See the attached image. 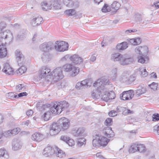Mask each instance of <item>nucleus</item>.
Instances as JSON below:
<instances>
[{
    "instance_id": "obj_1",
    "label": "nucleus",
    "mask_w": 159,
    "mask_h": 159,
    "mask_svg": "<svg viewBox=\"0 0 159 159\" xmlns=\"http://www.w3.org/2000/svg\"><path fill=\"white\" fill-rule=\"evenodd\" d=\"M0 38V41L2 42L3 40L5 41L4 44L2 43L0 45V57L3 58L7 55V49L5 44H6V41L10 42L13 39V36L11 32L8 30H7L2 33H1Z\"/></svg>"
},
{
    "instance_id": "obj_2",
    "label": "nucleus",
    "mask_w": 159,
    "mask_h": 159,
    "mask_svg": "<svg viewBox=\"0 0 159 159\" xmlns=\"http://www.w3.org/2000/svg\"><path fill=\"white\" fill-rule=\"evenodd\" d=\"M111 59L114 61H118L120 65L123 66L130 64L134 61L133 57L119 53H112L111 55Z\"/></svg>"
},
{
    "instance_id": "obj_3",
    "label": "nucleus",
    "mask_w": 159,
    "mask_h": 159,
    "mask_svg": "<svg viewBox=\"0 0 159 159\" xmlns=\"http://www.w3.org/2000/svg\"><path fill=\"white\" fill-rule=\"evenodd\" d=\"M51 75L53 76V80L54 81H57L63 79L64 75L62 68L61 67L57 68L52 72Z\"/></svg>"
},
{
    "instance_id": "obj_4",
    "label": "nucleus",
    "mask_w": 159,
    "mask_h": 159,
    "mask_svg": "<svg viewBox=\"0 0 159 159\" xmlns=\"http://www.w3.org/2000/svg\"><path fill=\"white\" fill-rule=\"evenodd\" d=\"M55 49L57 51L64 52L67 50L68 44L65 41L56 42L54 46Z\"/></svg>"
},
{
    "instance_id": "obj_5",
    "label": "nucleus",
    "mask_w": 159,
    "mask_h": 159,
    "mask_svg": "<svg viewBox=\"0 0 159 159\" xmlns=\"http://www.w3.org/2000/svg\"><path fill=\"white\" fill-rule=\"evenodd\" d=\"M106 92H107V88H104L103 86L98 87L97 89L93 91L92 96L94 99H98L101 97L102 93H104Z\"/></svg>"
},
{
    "instance_id": "obj_6",
    "label": "nucleus",
    "mask_w": 159,
    "mask_h": 159,
    "mask_svg": "<svg viewBox=\"0 0 159 159\" xmlns=\"http://www.w3.org/2000/svg\"><path fill=\"white\" fill-rule=\"evenodd\" d=\"M61 130L58 121L57 123H53L50 126L49 134L51 136H55Z\"/></svg>"
},
{
    "instance_id": "obj_7",
    "label": "nucleus",
    "mask_w": 159,
    "mask_h": 159,
    "mask_svg": "<svg viewBox=\"0 0 159 159\" xmlns=\"http://www.w3.org/2000/svg\"><path fill=\"white\" fill-rule=\"evenodd\" d=\"M58 121L61 129L63 131L67 129L70 126V121L65 117L60 118Z\"/></svg>"
},
{
    "instance_id": "obj_8",
    "label": "nucleus",
    "mask_w": 159,
    "mask_h": 159,
    "mask_svg": "<svg viewBox=\"0 0 159 159\" xmlns=\"http://www.w3.org/2000/svg\"><path fill=\"white\" fill-rule=\"evenodd\" d=\"M101 95V99L106 101L107 102L110 99H114L116 97V95L113 91L108 92L107 88V92L102 93Z\"/></svg>"
},
{
    "instance_id": "obj_9",
    "label": "nucleus",
    "mask_w": 159,
    "mask_h": 159,
    "mask_svg": "<svg viewBox=\"0 0 159 159\" xmlns=\"http://www.w3.org/2000/svg\"><path fill=\"white\" fill-rule=\"evenodd\" d=\"M92 84V82L90 79H86L78 82L76 85L75 87L78 89H84L90 87Z\"/></svg>"
},
{
    "instance_id": "obj_10",
    "label": "nucleus",
    "mask_w": 159,
    "mask_h": 159,
    "mask_svg": "<svg viewBox=\"0 0 159 159\" xmlns=\"http://www.w3.org/2000/svg\"><path fill=\"white\" fill-rule=\"evenodd\" d=\"M110 83V80L108 79L105 78H102L98 79L93 83L94 87L98 86V87L103 86L104 88H106L104 85L109 84Z\"/></svg>"
},
{
    "instance_id": "obj_11",
    "label": "nucleus",
    "mask_w": 159,
    "mask_h": 159,
    "mask_svg": "<svg viewBox=\"0 0 159 159\" xmlns=\"http://www.w3.org/2000/svg\"><path fill=\"white\" fill-rule=\"evenodd\" d=\"M134 95V93L133 90H130L123 92L120 97L122 100H128L132 99Z\"/></svg>"
},
{
    "instance_id": "obj_12",
    "label": "nucleus",
    "mask_w": 159,
    "mask_h": 159,
    "mask_svg": "<svg viewBox=\"0 0 159 159\" xmlns=\"http://www.w3.org/2000/svg\"><path fill=\"white\" fill-rule=\"evenodd\" d=\"M135 80V77L133 76H130L129 74L127 72H123L120 78V81L123 82H132Z\"/></svg>"
},
{
    "instance_id": "obj_13",
    "label": "nucleus",
    "mask_w": 159,
    "mask_h": 159,
    "mask_svg": "<svg viewBox=\"0 0 159 159\" xmlns=\"http://www.w3.org/2000/svg\"><path fill=\"white\" fill-rule=\"evenodd\" d=\"M53 46V44L51 42L44 43L39 46V48L44 52H48L52 50Z\"/></svg>"
},
{
    "instance_id": "obj_14",
    "label": "nucleus",
    "mask_w": 159,
    "mask_h": 159,
    "mask_svg": "<svg viewBox=\"0 0 159 159\" xmlns=\"http://www.w3.org/2000/svg\"><path fill=\"white\" fill-rule=\"evenodd\" d=\"M55 152V147L53 148L48 146L44 149L43 152V154L46 157H49L54 154Z\"/></svg>"
},
{
    "instance_id": "obj_15",
    "label": "nucleus",
    "mask_w": 159,
    "mask_h": 159,
    "mask_svg": "<svg viewBox=\"0 0 159 159\" xmlns=\"http://www.w3.org/2000/svg\"><path fill=\"white\" fill-rule=\"evenodd\" d=\"M72 134L74 136L76 137H84L86 136L85 129L83 128H79L77 129L73 130Z\"/></svg>"
},
{
    "instance_id": "obj_16",
    "label": "nucleus",
    "mask_w": 159,
    "mask_h": 159,
    "mask_svg": "<svg viewBox=\"0 0 159 159\" xmlns=\"http://www.w3.org/2000/svg\"><path fill=\"white\" fill-rule=\"evenodd\" d=\"M2 71L6 74L8 75H12L14 73V71L13 68L7 63H6L4 64Z\"/></svg>"
},
{
    "instance_id": "obj_17",
    "label": "nucleus",
    "mask_w": 159,
    "mask_h": 159,
    "mask_svg": "<svg viewBox=\"0 0 159 159\" xmlns=\"http://www.w3.org/2000/svg\"><path fill=\"white\" fill-rule=\"evenodd\" d=\"M52 72H51V70L46 66L42 67L39 71V75L41 78L44 77L48 75H51Z\"/></svg>"
},
{
    "instance_id": "obj_18",
    "label": "nucleus",
    "mask_w": 159,
    "mask_h": 159,
    "mask_svg": "<svg viewBox=\"0 0 159 159\" xmlns=\"http://www.w3.org/2000/svg\"><path fill=\"white\" fill-rule=\"evenodd\" d=\"M20 131V129L16 128L13 129L9 130L4 132L3 133V134L5 137H7L15 135L18 134Z\"/></svg>"
},
{
    "instance_id": "obj_19",
    "label": "nucleus",
    "mask_w": 159,
    "mask_h": 159,
    "mask_svg": "<svg viewBox=\"0 0 159 159\" xmlns=\"http://www.w3.org/2000/svg\"><path fill=\"white\" fill-rule=\"evenodd\" d=\"M42 9L43 11H48L52 8V4L51 0L44 1L41 3Z\"/></svg>"
},
{
    "instance_id": "obj_20",
    "label": "nucleus",
    "mask_w": 159,
    "mask_h": 159,
    "mask_svg": "<svg viewBox=\"0 0 159 159\" xmlns=\"http://www.w3.org/2000/svg\"><path fill=\"white\" fill-rule=\"evenodd\" d=\"M31 138L34 141L40 142L44 139V136L41 133L37 132L32 134Z\"/></svg>"
},
{
    "instance_id": "obj_21",
    "label": "nucleus",
    "mask_w": 159,
    "mask_h": 159,
    "mask_svg": "<svg viewBox=\"0 0 159 159\" xmlns=\"http://www.w3.org/2000/svg\"><path fill=\"white\" fill-rule=\"evenodd\" d=\"M49 111L51 113L55 114H60L61 112V110L59 108L57 102L52 105Z\"/></svg>"
},
{
    "instance_id": "obj_22",
    "label": "nucleus",
    "mask_w": 159,
    "mask_h": 159,
    "mask_svg": "<svg viewBox=\"0 0 159 159\" xmlns=\"http://www.w3.org/2000/svg\"><path fill=\"white\" fill-rule=\"evenodd\" d=\"M15 53L18 64L21 63L20 61H21V63L24 62V57L21 52L19 50H17L15 51Z\"/></svg>"
},
{
    "instance_id": "obj_23",
    "label": "nucleus",
    "mask_w": 159,
    "mask_h": 159,
    "mask_svg": "<svg viewBox=\"0 0 159 159\" xmlns=\"http://www.w3.org/2000/svg\"><path fill=\"white\" fill-rule=\"evenodd\" d=\"M70 60L74 64H80L83 62V60L82 58L78 55L74 54L70 57Z\"/></svg>"
},
{
    "instance_id": "obj_24",
    "label": "nucleus",
    "mask_w": 159,
    "mask_h": 159,
    "mask_svg": "<svg viewBox=\"0 0 159 159\" xmlns=\"http://www.w3.org/2000/svg\"><path fill=\"white\" fill-rule=\"evenodd\" d=\"M22 143L19 140L16 139H14L12 142V149L16 151L21 147Z\"/></svg>"
},
{
    "instance_id": "obj_25",
    "label": "nucleus",
    "mask_w": 159,
    "mask_h": 159,
    "mask_svg": "<svg viewBox=\"0 0 159 159\" xmlns=\"http://www.w3.org/2000/svg\"><path fill=\"white\" fill-rule=\"evenodd\" d=\"M104 133L105 135L108 138L113 137L115 135L114 133L110 127L105 128L104 130Z\"/></svg>"
},
{
    "instance_id": "obj_26",
    "label": "nucleus",
    "mask_w": 159,
    "mask_h": 159,
    "mask_svg": "<svg viewBox=\"0 0 159 159\" xmlns=\"http://www.w3.org/2000/svg\"><path fill=\"white\" fill-rule=\"evenodd\" d=\"M128 47V44L126 42L118 43L116 46V49L119 52H121Z\"/></svg>"
},
{
    "instance_id": "obj_27",
    "label": "nucleus",
    "mask_w": 159,
    "mask_h": 159,
    "mask_svg": "<svg viewBox=\"0 0 159 159\" xmlns=\"http://www.w3.org/2000/svg\"><path fill=\"white\" fill-rule=\"evenodd\" d=\"M43 21V18L40 16L35 17L32 20L31 23L33 26H37L40 25Z\"/></svg>"
},
{
    "instance_id": "obj_28",
    "label": "nucleus",
    "mask_w": 159,
    "mask_h": 159,
    "mask_svg": "<svg viewBox=\"0 0 159 159\" xmlns=\"http://www.w3.org/2000/svg\"><path fill=\"white\" fill-rule=\"evenodd\" d=\"M99 146H105L107 145L108 142L110 141V139L102 136H99Z\"/></svg>"
},
{
    "instance_id": "obj_29",
    "label": "nucleus",
    "mask_w": 159,
    "mask_h": 159,
    "mask_svg": "<svg viewBox=\"0 0 159 159\" xmlns=\"http://www.w3.org/2000/svg\"><path fill=\"white\" fill-rule=\"evenodd\" d=\"M59 108L61 110V112L67 108L69 106L68 103L63 101L57 103Z\"/></svg>"
},
{
    "instance_id": "obj_30",
    "label": "nucleus",
    "mask_w": 159,
    "mask_h": 159,
    "mask_svg": "<svg viewBox=\"0 0 159 159\" xmlns=\"http://www.w3.org/2000/svg\"><path fill=\"white\" fill-rule=\"evenodd\" d=\"M55 153L56 156L60 158H63L65 157L66 155L62 150L57 147H55Z\"/></svg>"
},
{
    "instance_id": "obj_31",
    "label": "nucleus",
    "mask_w": 159,
    "mask_h": 159,
    "mask_svg": "<svg viewBox=\"0 0 159 159\" xmlns=\"http://www.w3.org/2000/svg\"><path fill=\"white\" fill-rule=\"evenodd\" d=\"M138 62L141 63H147L149 59L148 57L140 55L138 57Z\"/></svg>"
},
{
    "instance_id": "obj_32",
    "label": "nucleus",
    "mask_w": 159,
    "mask_h": 159,
    "mask_svg": "<svg viewBox=\"0 0 159 159\" xmlns=\"http://www.w3.org/2000/svg\"><path fill=\"white\" fill-rule=\"evenodd\" d=\"M9 155L7 152L4 149H0V159H8Z\"/></svg>"
},
{
    "instance_id": "obj_33",
    "label": "nucleus",
    "mask_w": 159,
    "mask_h": 159,
    "mask_svg": "<svg viewBox=\"0 0 159 159\" xmlns=\"http://www.w3.org/2000/svg\"><path fill=\"white\" fill-rule=\"evenodd\" d=\"M52 4V7L55 9H58L60 8V0H51Z\"/></svg>"
},
{
    "instance_id": "obj_34",
    "label": "nucleus",
    "mask_w": 159,
    "mask_h": 159,
    "mask_svg": "<svg viewBox=\"0 0 159 159\" xmlns=\"http://www.w3.org/2000/svg\"><path fill=\"white\" fill-rule=\"evenodd\" d=\"M79 71L80 70L78 67L74 66L71 71H70V76L73 77L76 76L78 74Z\"/></svg>"
},
{
    "instance_id": "obj_35",
    "label": "nucleus",
    "mask_w": 159,
    "mask_h": 159,
    "mask_svg": "<svg viewBox=\"0 0 159 159\" xmlns=\"http://www.w3.org/2000/svg\"><path fill=\"white\" fill-rule=\"evenodd\" d=\"M41 58L43 62H46L50 60L51 57L48 52H44Z\"/></svg>"
},
{
    "instance_id": "obj_36",
    "label": "nucleus",
    "mask_w": 159,
    "mask_h": 159,
    "mask_svg": "<svg viewBox=\"0 0 159 159\" xmlns=\"http://www.w3.org/2000/svg\"><path fill=\"white\" fill-rule=\"evenodd\" d=\"M63 3L66 7H72L74 5V2L72 0H63Z\"/></svg>"
},
{
    "instance_id": "obj_37",
    "label": "nucleus",
    "mask_w": 159,
    "mask_h": 159,
    "mask_svg": "<svg viewBox=\"0 0 159 159\" xmlns=\"http://www.w3.org/2000/svg\"><path fill=\"white\" fill-rule=\"evenodd\" d=\"M145 92L146 90L144 88L139 87L137 89L135 90V94L137 96H139Z\"/></svg>"
},
{
    "instance_id": "obj_38",
    "label": "nucleus",
    "mask_w": 159,
    "mask_h": 159,
    "mask_svg": "<svg viewBox=\"0 0 159 159\" xmlns=\"http://www.w3.org/2000/svg\"><path fill=\"white\" fill-rule=\"evenodd\" d=\"M74 66L70 64H66L63 66V69L65 71L68 72L71 71Z\"/></svg>"
},
{
    "instance_id": "obj_39",
    "label": "nucleus",
    "mask_w": 159,
    "mask_h": 159,
    "mask_svg": "<svg viewBox=\"0 0 159 159\" xmlns=\"http://www.w3.org/2000/svg\"><path fill=\"white\" fill-rule=\"evenodd\" d=\"M95 138V139H93V146L94 147H99V135H96Z\"/></svg>"
},
{
    "instance_id": "obj_40",
    "label": "nucleus",
    "mask_w": 159,
    "mask_h": 159,
    "mask_svg": "<svg viewBox=\"0 0 159 159\" xmlns=\"http://www.w3.org/2000/svg\"><path fill=\"white\" fill-rule=\"evenodd\" d=\"M120 7V4L116 1L113 2L111 5V8L116 11L118 10Z\"/></svg>"
},
{
    "instance_id": "obj_41",
    "label": "nucleus",
    "mask_w": 159,
    "mask_h": 159,
    "mask_svg": "<svg viewBox=\"0 0 159 159\" xmlns=\"http://www.w3.org/2000/svg\"><path fill=\"white\" fill-rule=\"evenodd\" d=\"M117 69L116 68H113L111 71V77L112 80L114 81L116 79L117 75Z\"/></svg>"
},
{
    "instance_id": "obj_42",
    "label": "nucleus",
    "mask_w": 159,
    "mask_h": 159,
    "mask_svg": "<svg viewBox=\"0 0 159 159\" xmlns=\"http://www.w3.org/2000/svg\"><path fill=\"white\" fill-rule=\"evenodd\" d=\"M27 68L25 66H21L16 71V73L19 75H21L25 72Z\"/></svg>"
},
{
    "instance_id": "obj_43",
    "label": "nucleus",
    "mask_w": 159,
    "mask_h": 159,
    "mask_svg": "<svg viewBox=\"0 0 159 159\" xmlns=\"http://www.w3.org/2000/svg\"><path fill=\"white\" fill-rule=\"evenodd\" d=\"M140 48L141 55H145L148 53V48L146 46H140Z\"/></svg>"
},
{
    "instance_id": "obj_44",
    "label": "nucleus",
    "mask_w": 159,
    "mask_h": 159,
    "mask_svg": "<svg viewBox=\"0 0 159 159\" xmlns=\"http://www.w3.org/2000/svg\"><path fill=\"white\" fill-rule=\"evenodd\" d=\"M25 32L23 30H22L19 33L17 39L18 40H22L25 38Z\"/></svg>"
},
{
    "instance_id": "obj_45",
    "label": "nucleus",
    "mask_w": 159,
    "mask_h": 159,
    "mask_svg": "<svg viewBox=\"0 0 159 159\" xmlns=\"http://www.w3.org/2000/svg\"><path fill=\"white\" fill-rule=\"evenodd\" d=\"M139 70L140 74L143 77H145L148 75V72L144 68H139Z\"/></svg>"
},
{
    "instance_id": "obj_46",
    "label": "nucleus",
    "mask_w": 159,
    "mask_h": 159,
    "mask_svg": "<svg viewBox=\"0 0 159 159\" xmlns=\"http://www.w3.org/2000/svg\"><path fill=\"white\" fill-rule=\"evenodd\" d=\"M65 13L69 16H72L76 13V11L74 9L67 10L65 11Z\"/></svg>"
},
{
    "instance_id": "obj_47",
    "label": "nucleus",
    "mask_w": 159,
    "mask_h": 159,
    "mask_svg": "<svg viewBox=\"0 0 159 159\" xmlns=\"http://www.w3.org/2000/svg\"><path fill=\"white\" fill-rule=\"evenodd\" d=\"M51 113L50 111H47L44 113L43 116L44 120L45 121L48 120L50 117Z\"/></svg>"
},
{
    "instance_id": "obj_48",
    "label": "nucleus",
    "mask_w": 159,
    "mask_h": 159,
    "mask_svg": "<svg viewBox=\"0 0 159 159\" xmlns=\"http://www.w3.org/2000/svg\"><path fill=\"white\" fill-rule=\"evenodd\" d=\"M85 139L84 138L79 139L77 141V145L78 146L80 147L86 143Z\"/></svg>"
},
{
    "instance_id": "obj_49",
    "label": "nucleus",
    "mask_w": 159,
    "mask_h": 159,
    "mask_svg": "<svg viewBox=\"0 0 159 159\" xmlns=\"http://www.w3.org/2000/svg\"><path fill=\"white\" fill-rule=\"evenodd\" d=\"M133 111L129 109L124 107V109H123L122 113L124 115H127L133 114Z\"/></svg>"
},
{
    "instance_id": "obj_50",
    "label": "nucleus",
    "mask_w": 159,
    "mask_h": 159,
    "mask_svg": "<svg viewBox=\"0 0 159 159\" xmlns=\"http://www.w3.org/2000/svg\"><path fill=\"white\" fill-rule=\"evenodd\" d=\"M150 88L153 90H157L158 88V84L155 82H153L151 84L149 85Z\"/></svg>"
},
{
    "instance_id": "obj_51",
    "label": "nucleus",
    "mask_w": 159,
    "mask_h": 159,
    "mask_svg": "<svg viewBox=\"0 0 159 159\" xmlns=\"http://www.w3.org/2000/svg\"><path fill=\"white\" fill-rule=\"evenodd\" d=\"M68 139L66 141V143L70 146H72L75 145V143L74 141L71 139H70L69 138H68Z\"/></svg>"
},
{
    "instance_id": "obj_52",
    "label": "nucleus",
    "mask_w": 159,
    "mask_h": 159,
    "mask_svg": "<svg viewBox=\"0 0 159 159\" xmlns=\"http://www.w3.org/2000/svg\"><path fill=\"white\" fill-rule=\"evenodd\" d=\"M110 11V9L108 8V5L107 4H105L103 7L102 8V11L103 12H107L109 11Z\"/></svg>"
},
{
    "instance_id": "obj_53",
    "label": "nucleus",
    "mask_w": 159,
    "mask_h": 159,
    "mask_svg": "<svg viewBox=\"0 0 159 159\" xmlns=\"http://www.w3.org/2000/svg\"><path fill=\"white\" fill-rule=\"evenodd\" d=\"M112 120L111 118H107L105 120V124L106 125H111L112 124Z\"/></svg>"
},
{
    "instance_id": "obj_54",
    "label": "nucleus",
    "mask_w": 159,
    "mask_h": 159,
    "mask_svg": "<svg viewBox=\"0 0 159 159\" xmlns=\"http://www.w3.org/2000/svg\"><path fill=\"white\" fill-rule=\"evenodd\" d=\"M138 151L142 152L145 150V148L143 144H138Z\"/></svg>"
},
{
    "instance_id": "obj_55",
    "label": "nucleus",
    "mask_w": 159,
    "mask_h": 159,
    "mask_svg": "<svg viewBox=\"0 0 159 159\" xmlns=\"http://www.w3.org/2000/svg\"><path fill=\"white\" fill-rule=\"evenodd\" d=\"M153 131L155 133L159 135V124L155 125L154 127Z\"/></svg>"
},
{
    "instance_id": "obj_56",
    "label": "nucleus",
    "mask_w": 159,
    "mask_h": 159,
    "mask_svg": "<svg viewBox=\"0 0 159 159\" xmlns=\"http://www.w3.org/2000/svg\"><path fill=\"white\" fill-rule=\"evenodd\" d=\"M24 87L23 84H19L16 87V90L17 91L19 92Z\"/></svg>"
},
{
    "instance_id": "obj_57",
    "label": "nucleus",
    "mask_w": 159,
    "mask_h": 159,
    "mask_svg": "<svg viewBox=\"0 0 159 159\" xmlns=\"http://www.w3.org/2000/svg\"><path fill=\"white\" fill-rule=\"evenodd\" d=\"M152 118L153 121L159 120V115L158 114H153L152 116Z\"/></svg>"
},
{
    "instance_id": "obj_58",
    "label": "nucleus",
    "mask_w": 159,
    "mask_h": 159,
    "mask_svg": "<svg viewBox=\"0 0 159 159\" xmlns=\"http://www.w3.org/2000/svg\"><path fill=\"white\" fill-rule=\"evenodd\" d=\"M9 99H12L13 98H16L17 95H15L13 93H9L7 95Z\"/></svg>"
},
{
    "instance_id": "obj_59",
    "label": "nucleus",
    "mask_w": 159,
    "mask_h": 159,
    "mask_svg": "<svg viewBox=\"0 0 159 159\" xmlns=\"http://www.w3.org/2000/svg\"><path fill=\"white\" fill-rule=\"evenodd\" d=\"M6 23L3 21L1 22L0 23V33L2 30L6 27Z\"/></svg>"
},
{
    "instance_id": "obj_60",
    "label": "nucleus",
    "mask_w": 159,
    "mask_h": 159,
    "mask_svg": "<svg viewBox=\"0 0 159 159\" xmlns=\"http://www.w3.org/2000/svg\"><path fill=\"white\" fill-rule=\"evenodd\" d=\"M151 7L154 8L155 9H159V2H156L153 3L151 5Z\"/></svg>"
},
{
    "instance_id": "obj_61",
    "label": "nucleus",
    "mask_w": 159,
    "mask_h": 159,
    "mask_svg": "<svg viewBox=\"0 0 159 159\" xmlns=\"http://www.w3.org/2000/svg\"><path fill=\"white\" fill-rule=\"evenodd\" d=\"M117 115V112L115 111H111L109 112V115L111 117L115 116Z\"/></svg>"
},
{
    "instance_id": "obj_62",
    "label": "nucleus",
    "mask_w": 159,
    "mask_h": 159,
    "mask_svg": "<svg viewBox=\"0 0 159 159\" xmlns=\"http://www.w3.org/2000/svg\"><path fill=\"white\" fill-rule=\"evenodd\" d=\"M140 46H139L136 47L135 49V52L137 54L141 55Z\"/></svg>"
},
{
    "instance_id": "obj_63",
    "label": "nucleus",
    "mask_w": 159,
    "mask_h": 159,
    "mask_svg": "<svg viewBox=\"0 0 159 159\" xmlns=\"http://www.w3.org/2000/svg\"><path fill=\"white\" fill-rule=\"evenodd\" d=\"M137 31V30H126L125 32V35H128L129 33L131 32H135Z\"/></svg>"
},
{
    "instance_id": "obj_64",
    "label": "nucleus",
    "mask_w": 159,
    "mask_h": 159,
    "mask_svg": "<svg viewBox=\"0 0 159 159\" xmlns=\"http://www.w3.org/2000/svg\"><path fill=\"white\" fill-rule=\"evenodd\" d=\"M136 151L135 150L134 148V146L132 145L130 147V148L129 149V152L131 153H133L136 152Z\"/></svg>"
}]
</instances>
